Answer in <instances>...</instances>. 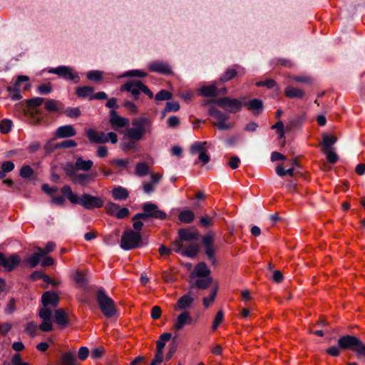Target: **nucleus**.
Wrapping results in <instances>:
<instances>
[{
    "mask_svg": "<svg viewBox=\"0 0 365 365\" xmlns=\"http://www.w3.org/2000/svg\"><path fill=\"white\" fill-rule=\"evenodd\" d=\"M61 192L72 204L81 205L86 210L100 208L103 205V201L101 197L92 196L87 193L79 197L73 192L71 187L68 185H64L61 189Z\"/></svg>",
    "mask_w": 365,
    "mask_h": 365,
    "instance_id": "obj_1",
    "label": "nucleus"
},
{
    "mask_svg": "<svg viewBox=\"0 0 365 365\" xmlns=\"http://www.w3.org/2000/svg\"><path fill=\"white\" fill-rule=\"evenodd\" d=\"M132 127L125 130V138L140 141L146 134L152 131V120L146 117L135 118L132 120Z\"/></svg>",
    "mask_w": 365,
    "mask_h": 365,
    "instance_id": "obj_2",
    "label": "nucleus"
},
{
    "mask_svg": "<svg viewBox=\"0 0 365 365\" xmlns=\"http://www.w3.org/2000/svg\"><path fill=\"white\" fill-rule=\"evenodd\" d=\"M338 346L341 349L354 351L359 357L365 356V344L355 336L344 335L339 338Z\"/></svg>",
    "mask_w": 365,
    "mask_h": 365,
    "instance_id": "obj_3",
    "label": "nucleus"
},
{
    "mask_svg": "<svg viewBox=\"0 0 365 365\" xmlns=\"http://www.w3.org/2000/svg\"><path fill=\"white\" fill-rule=\"evenodd\" d=\"M96 300L102 313L108 318L113 317L116 313L113 300L109 297L104 290L99 289L96 294Z\"/></svg>",
    "mask_w": 365,
    "mask_h": 365,
    "instance_id": "obj_4",
    "label": "nucleus"
},
{
    "mask_svg": "<svg viewBox=\"0 0 365 365\" xmlns=\"http://www.w3.org/2000/svg\"><path fill=\"white\" fill-rule=\"evenodd\" d=\"M141 242L139 232L128 230L125 231L120 240V247L124 250H130L138 247Z\"/></svg>",
    "mask_w": 365,
    "mask_h": 365,
    "instance_id": "obj_5",
    "label": "nucleus"
},
{
    "mask_svg": "<svg viewBox=\"0 0 365 365\" xmlns=\"http://www.w3.org/2000/svg\"><path fill=\"white\" fill-rule=\"evenodd\" d=\"M29 78L26 76H19L12 88H8L11 93V98L13 101H17L21 98L20 92L30 88Z\"/></svg>",
    "mask_w": 365,
    "mask_h": 365,
    "instance_id": "obj_6",
    "label": "nucleus"
},
{
    "mask_svg": "<svg viewBox=\"0 0 365 365\" xmlns=\"http://www.w3.org/2000/svg\"><path fill=\"white\" fill-rule=\"evenodd\" d=\"M208 113L217 120V122L214 123L213 125L220 130H230L235 126L234 123L226 122L230 118L227 113H222L214 108H211Z\"/></svg>",
    "mask_w": 365,
    "mask_h": 365,
    "instance_id": "obj_7",
    "label": "nucleus"
},
{
    "mask_svg": "<svg viewBox=\"0 0 365 365\" xmlns=\"http://www.w3.org/2000/svg\"><path fill=\"white\" fill-rule=\"evenodd\" d=\"M179 239L173 242V250L176 252H180L184 247L183 242H191L197 240V234L191 232L188 229H181L178 231Z\"/></svg>",
    "mask_w": 365,
    "mask_h": 365,
    "instance_id": "obj_8",
    "label": "nucleus"
},
{
    "mask_svg": "<svg viewBox=\"0 0 365 365\" xmlns=\"http://www.w3.org/2000/svg\"><path fill=\"white\" fill-rule=\"evenodd\" d=\"M93 165L91 160H83L81 157L76 159L75 163H68L65 165L64 170L66 175H73V170L89 171Z\"/></svg>",
    "mask_w": 365,
    "mask_h": 365,
    "instance_id": "obj_9",
    "label": "nucleus"
},
{
    "mask_svg": "<svg viewBox=\"0 0 365 365\" xmlns=\"http://www.w3.org/2000/svg\"><path fill=\"white\" fill-rule=\"evenodd\" d=\"M51 73L56 74L66 80L73 81L74 83H78L80 78L78 73L71 67L61 66L48 71Z\"/></svg>",
    "mask_w": 365,
    "mask_h": 365,
    "instance_id": "obj_10",
    "label": "nucleus"
},
{
    "mask_svg": "<svg viewBox=\"0 0 365 365\" xmlns=\"http://www.w3.org/2000/svg\"><path fill=\"white\" fill-rule=\"evenodd\" d=\"M216 103L230 113H237L240 111L242 108V103L237 99L221 98L216 101Z\"/></svg>",
    "mask_w": 365,
    "mask_h": 365,
    "instance_id": "obj_11",
    "label": "nucleus"
},
{
    "mask_svg": "<svg viewBox=\"0 0 365 365\" xmlns=\"http://www.w3.org/2000/svg\"><path fill=\"white\" fill-rule=\"evenodd\" d=\"M143 83L140 81H130L120 87L121 91L131 93L132 96L137 99L140 92L143 91Z\"/></svg>",
    "mask_w": 365,
    "mask_h": 365,
    "instance_id": "obj_12",
    "label": "nucleus"
},
{
    "mask_svg": "<svg viewBox=\"0 0 365 365\" xmlns=\"http://www.w3.org/2000/svg\"><path fill=\"white\" fill-rule=\"evenodd\" d=\"M21 258L16 255H11L6 257L0 253V264L7 271L13 270L20 262Z\"/></svg>",
    "mask_w": 365,
    "mask_h": 365,
    "instance_id": "obj_13",
    "label": "nucleus"
},
{
    "mask_svg": "<svg viewBox=\"0 0 365 365\" xmlns=\"http://www.w3.org/2000/svg\"><path fill=\"white\" fill-rule=\"evenodd\" d=\"M143 210L148 213L149 217L165 220L167 217V214L158 209L155 204L148 202L143 205Z\"/></svg>",
    "mask_w": 365,
    "mask_h": 365,
    "instance_id": "obj_14",
    "label": "nucleus"
},
{
    "mask_svg": "<svg viewBox=\"0 0 365 365\" xmlns=\"http://www.w3.org/2000/svg\"><path fill=\"white\" fill-rule=\"evenodd\" d=\"M215 238V234L210 232L205 235L202 238V243L205 247V254L207 257L215 263V248L213 247V241Z\"/></svg>",
    "mask_w": 365,
    "mask_h": 365,
    "instance_id": "obj_15",
    "label": "nucleus"
},
{
    "mask_svg": "<svg viewBox=\"0 0 365 365\" xmlns=\"http://www.w3.org/2000/svg\"><path fill=\"white\" fill-rule=\"evenodd\" d=\"M76 171L73 170V175H67L75 184L86 185L89 182L93 181L96 177V174L77 173Z\"/></svg>",
    "mask_w": 365,
    "mask_h": 365,
    "instance_id": "obj_16",
    "label": "nucleus"
},
{
    "mask_svg": "<svg viewBox=\"0 0 365 365\" xmlns=\"http://www.w3.org/2000/svg\"><path fill=\"white\" fill-rule=\"evenodd\" d=\"M110 123L114 129L124 128L129 124L128 118L119 115L114 110L110 111Z\"/></svg>",
    "mask_w": 365,
    "mask_h": 365,
    "instance_id": "obj_17",
    "label": "nucleus"
},
{
    "mask_svg": "<svg viewBox=\"0 0 365 365\" xmlns=\"http://www.w3.org/2000/svg\"><path fill=\"white\" fill-rule=\"evenodd\" d=\"M86 135L88 139L92 143H106L108 142L106 133L92 128L86 130Z\"/></svg>",
    "mask_w": 365,
    "mask_h": 365,
    "instance_id": "obj_18",
    "label": "nucleus"
},
{
    "mask_svg": "<svg viewBox=\"0 0 365 365\" xmlns=\"http://www.w3.org/2000/svg\"><path fill=\"white\" fill-rule=\"evenodd\" d=\"M76 130L72 125H66L58 127L55 133V135L58 138H66L75 136Z\"/></svg>",
    "mask_w": 365,
    "mask_h": 365,
    "instance_id": "obj_19",
    "label": "nucleus"
},
{
    "mask_svg": "<svg viewBox=\"0 0 365 365\" xmlns=\"http://www.w3.org/2000/svg\"><path fill=\"white\" fill-rule=\"evenodd\" d=\"M148 69L152 72H157L162 74H170L171 73V68L170 66L165 62L162 61H153L148 66Z\"/></svg>",
    "mask_w": 365,
    "mask_h": 365,
    "instance_id": "obj_20",
    "label": "nucleus"
},
{
    "mask_svg": "<svg viewBox=\"0 0 365 365\" xmlns=\"http://www.w3.org/2000/svg\"><path fill=\"white\" fill-rule=\"evenodd\" d=\"M42 304L44 307H56L59 301L58 296L52 292H46L41 297Z\"/></svg>",
    "mask_w": 365,
    "mask_h": 365,
    "instance_id": "obj_21",
    "label": "nucleus"
},
{
    "mask_svg": "<svg viewBox=\"0 0 365 365\" xmlns=\"http://www.w3.org/2000/svg\"><path fill=\"white\" fill-rule=\"evenodd\" d=\"M190 321L191 319L190 313L187 311H184L178 316L173 324V328L178 331L181 330L183 329L185 324H190Z\"/></svg>",
    "mask_w": 365,
    "mask_h": 365,
    "instance_id": "obj_22",
    "label": "nucleus"
},
{
    "mask_svg": "<svg viewBox=\"0 0 365 365\" xmlns=\"http://www.w3.org/2000/svg\"><path fill=\"white\" fill-rule=\"evenodd\" d=\"M194 298L190 292L182 296L177 302V307L179 310H184L191 307Z\"/></svg>",
    "mask_w": 365,
    "mask_h": 365,
    "instance_id": "obj_23",
    "label": "nucleus"
},
{
    "mask_svg": "<svg viewBox=\"0 0 365 365\" xmlns=\"http://www.w3.org/2000/svg\"><path fill=\"white\" fill-rule=\"evenodd\" d=\"M337 141L336 137L334 135H329L327 134H323L322 135V151L327 152V150H330L332 148V146L335 144V143Z\"/></svg>",
    "mask_w": 365,
    "mask_h": 365,
    "instance_id": "obj_24",
    "label": "nucleus"
},
{
    "mask_svg": "<svg viewBox=\"0 0 365 365\" xmlns=\"http://www.w3.org/2000/svg\"><path fill=\"white\" fill-rule=\"evenodd\" d=\"M284 94L290 98H302L304 96V92L293 86H287L284 90Z\"/></svg>",
    "mask_w": 365,
    "mask_h": 365,
    "instance_id": "obj_25",
    "label": "nucleus"
},
{
    "mask_svg": "<svg viewBox=\"0 0 365 365\" xmlns=\"http://www.w3.org/2000/svg\"><path fill=\"white\" fill-rule=\"evenodd\" d=\"M200 94L202 96H216L218 94V90L215 84L204 86L200 89Z\"/></svg>",
    "mask_w": 365,
    "mask_h": 365,
    "instance_id": "obj_26",
    "label": "nucleus"
},
{
    "mask_svg": "<svg viewBox=\"0 0 365 365\" xmlns=\"http://www.w3.org/2000/svg\"><path fill=\"white\" fill-rule=\"evenodd\" d=\"M199 251V245L197 243H190L185 250L183 247L180 252L182 255L194 257Z\"/></svg>",
    "mask_w": 365,
    "mask_h": 365,
    "instance_id": "obj_27",
    "label": "nucleus"
},
{
    "mask_svg": "<svg viewBox=\"0 0 365 365\" xmlns=\"http://www.w3.org/2000/svg\"><path fill=\"white\" fill-rule=\"evenodd\" d=\"M194 273L198 277H209L210 270L205 263L200 262L195 267Z\"/></svg>",
    "mask_w": 365,
    "mask_h": 365,
    "instance_id": "obj_28",
    "label": "nucleus"
},
{
    "mask_svg": "<svg viewBox=\"0 0 365 365\" xmlns=\"http://www.w3.org/2000/svg\"><path fill=\"white\" fill-rule=\"evenodd\" d=\"M112 195L116 200H124L128 197V192L126 189L119 186L112 191Z\"/></svg>",
    "mask_w": 365,
    "mask_h": 365,
    "instance_id": "obj_29",
    "label": "nucleus"
},
{
    "mask_svg": "<svg viewBox=\"0 0 365 365\" xmlns=\"http://www.w3.org/2000/svg\"><path fill=\"white\" fill-rule=\"evenodd\" d=\"M56 322L60 326H65L68 323V317L63 309H57L55 312Z\"/></svg>",
    "mask_w": 365,
    "mask_h": 365,
    "instance_id": "obj_30",
    "label": "nucleus"
},
{
    "mask_svg": "<svg viewBox=\"0 0 365 365\" xmlns=\"http://www.w3.org/2000/svg\"><path fill=\"white\" fill-rule=\"evenodd\" d=\"M44 255L40 251H38V252L34 253L31 257H27L25 259V262L29 265L31 268H34L38 264L41 258Z\"/></svg>",
    "mask_w": 365,
    "mask_h": 365,
    "instance_id": "obj_31",
    "label": "nucleus"
},
{
    "mask_svg": "<svg viewBox=\"0 0 365 365\" xmlns=\"http://www.w3.org/2000/svg\"><path fill=\"white\" fill-rule=\"evenodd\" d=\"M94 88L91 86H82L76 88V94L81 98H89L93 96Z\"/></svg>",
    "mask_w": 365,
    "mask_h": 365,
    "instance_id": "obj_32",
    "label": "nucleus"
},
{
    "mask_svg": "<svg viewBox=\"0 0 365 365\" xmlns=\"http://www.w3.org/2000/svg\"><path fill=\"white\" fill-rule=\"evenodd\" d=\"M254 113H258L262 108V102L259 99H253L245 104Z\"/></svg>",
    "mask_w": 365,
    "mask_h": 365,
    "instance_id": "obj_33",
    "label": "nucleus"
},
{
    "mask_svg": "<svg viewBox=\"0 0 365 365\" xmlns=\"http://www.w3.org/2000/svg\"><path fill=\"white\" fill-rule=\"evenodd\" d=\"M212 279L210 277H200L195 282V285L197 288L205 289L211 285Z\"/></svg>",
    "mask_w": 365,
    "mask_h": 365,
    "instance_id": "obj_34",
    "label": "nucleus"
},
{
    "mask_svg": "<svg viewBox=\"0 0 365 365\" xmlns=\"http://www.w3.org/2000/svg\"><path fill=\"white\" fill-rule=\"evenodd\" d=\"M207 142H195L190 147V153L192 155L200 153L207 150Z\"/></svg>",
    "mask_w": 365,
    "mask_h": 365,
    "instance_id": "obj_35",
    "label": "nucleus"
},
{
    "mask_svg": "<svg viewBox=\"0 0 365 365\" xmlns=\"http://www.w3.org/2000/svg\"><path fill=\"white\" fill-rule=\"evenodd\" d=\"M179 220L184 223H190L194 220V213L190 210H183L178 216Z\"/></svg>",
    "mask_w": 365,
    "mask_h": 365,
    "instance_id": "obj_36",
    "label": "nucleus"
},
{
    "mask_svg": "<svg viewBox=\"0 0 365 365\" xmlns=\"http://www.w3.org/2000/svg\"><path fill=\"white\" fill-rule=\"evenodd\" d=\"M171 338V334L164 333L160 336L159 340L157 341V350L158 351L163 352V349L165 346L166 341H169Z\"/></svg>",
    "mask_w": 365,
    "mask_h": 365,
    "instance_id": "obj_37",
    "label": "nucleus"
},
{
    "mask_svg": "<svg viewBox=\"0 0 365 365\" xmlns=\"http://www.w3.org/2000/svg\"><path fill=\"white\" fill-rule=\"evenodd\" d=\"M217 287H215L212 289L209 297H204L202 299V302H203V305L205 307L207 308L213 303V302L215 301L216 294H217Z\"/></svg>",
    "mask_w": 365,
    "mask_h": 365,
    "instance_id": "obj_38",
    "label": "nucleus"
},
{
    "mask_svg": "<svg viewBox=\"0 0 365 365\" xmlns=\"http://www.w3.org/2000/svg\"><path fill=\"white\" fill-rule=\"evenodd\" d=\"M62 365H76V361L73 354L68 352L63 355L61 359Z\"/></svg>",
    "mask_w": 365,
    "mask_h": 365,
    "instance_id": "obj_39",
    "label": "nucleus"
},
{
    "mask_svg": "<svg viewBox=\"0 0 365 365\" xmlns=\"http://www.w3.org/2000/svg\"><path fill=\"white\" fill-rule=\"evenodd\" d=\"M38 315L42 320H51L52 311L49 307H44L39 311Z\"/></svg>",
    "mask_w": 365,
    "mask_h": 365,
    "instance_id": "obj_40",
    "label": "nucleus"
},
{
    "mask_svg": "<svg viewBox=\"0 0 365 365\" xmlns=\"http://www.w3.org/2000/svg\"><path fill=\"white\" fill-rule=\"evenodd\" d=\"M148 173V167L145 163H139L135 166V173L139 176H145Z\"/></svg>",
    "mask_w": 365,
    "mask_h": 365,
    "instance_id": "obj_41",
    "label": "nucleus"
},
{
    "mask_svg": "<svg viewBox=\"0 0 365 365\" xmlns=\"http://www.w3.org/2000/svg\"><path fill=\"white\" fill-rule=\"evenodd\" d=\"M12 126V121L9 119H4L0 123V132L1 133H8Z\"/></svg>",
    "mask_w": 365,
    "mask_h": 365,
    "instance_id": "obj_42",
    "label": "nucleus"
},
{
    "mask_svg": "<svg viewBox=\"0 0 365 365\" xmlns=\"http://www.w3.org/2000/svg\"><path fill=\"white\" fill-rule=\"evenodd\" d=\"M73 279L76 284L81 287H84L86 284L87 279L84 274L77 271L73 275Z\"/></svg>",
    "mask_w": 365,
    "mask_h": 365,
    "instance_id": "obj_43",
    "label": "nucleus"
},
{
    "mask_svg": "<svg viewBox=\"0 0 365 365\" xmlns=\"http://www.w3.org/2000/svg\"><path fill=\"white\" fill-rule=\"evenodd\" d=\"M135 142H137V140H133L130 139L128 141H123L120 143V148L125 152H128L130 150L136 149Z\"/></svg>",
    "mask_w": 365,
    "mask_h": 365,
    "instance_id": "obj_44",
    "label": "nucleus"
},
{
    "mask_svg": "<svg viewBox=\"0 0 365 365\" xmlns=\"http://www.w3.org/2000/svg\"><path fill=\"white\" fill-rule=\"evenodd\" d=\"M86 77L90 81H100L102 79V72L100 71H91L86 73Z\"/></svg>",
    "mask_w": 365,
    "mask_h": 365,
    "instance_id": "obj_45",
    "label": "nucleus"
},
{
    "mask_svg": "<svg viewBox=\"0 0 365 365\" xmlns=\"http://www.w3.org/2000/svg\"><path fill=\"white\" fill-rule=\"evenodd\" d=\"M77 145V143L73 140H66L57 143L55 145V148H74Z\"/></svg>",
    "mask_w": 365,
    "mask_h": 365,
    "instance_id": "obj_46",
    "label": "nucleus"
},
{
    "mask_svg": "<svg viewBox=\"0 0 365 365\" xmlns=\"http://www.w3.org/2000/svg\"><path fill=\"white\" fill-rule=\"evenodd\" d=\"M106 210L107 213H108L110 215H116V213L118 212V210L119 209V205L114 203V202H108L106 205Z\"/></svg>",
    "mask_w": 365,
    "mask_h": 365,
    "instance_id": "obj_47",
    "label": "nucleus"
},
{
    "mask_svg": "<svg viewBox=\"0 0 365 365\" xmlns=\"http://www.w3.org/2000/svg\"><path fill=\"white\" fill-rule=\"evenodd\" d=\"M43 102V98L40 97H36L31 99H29L26 101L27 106L29 108H34L40 105H41Z\"/></svg>",
    "mask_w": 365,
    "mask_h": 365,
    "instance_id": "obj_48",
    "label": "nucleus"
},
{
    "mask_svg": "<svg viewBox=\"0 0 365 365\" xmlns=\"http://www.w3.org/2000/svg\"><path fill=\"white\" fill-rule=\"evenodd\" d=\"M224 317V314L222 311L217 312L215 319L212 323V329L213 331L216 330L218 326L222 322Z\"/></svg>",
    "mask_w": 365,
    "mask_h": 365,
    "instance_id": "obj_49",
    "label": "nucleus"
},
{
    "mask_svg": "<svg viewBox=\"0 0 365 365\" xmlns=\"http://www.w3.org/2000/svg\"><path fill=\"white\" fill-rule=\"evenodd\" d=\"M237 75L236 70L232 68L228 69L225 74L221 77L220 81L222 82H227L232 79Z\"/></svg>",
    "mask_w": 365,
    "mask_h": 365,
    "instance_id": "obj_50",
    "label": "nucleus"
},
{
    "mask_svg": "<svg viewBox=\"0 0 365 365\" xmlns=\"http://www.w3.org/2000/svg\"><path fill=\"white\" fill-rule=\"evenodd\" d=\"M172 98V94L166 90H162L155 95L157 101L170 100Z\"/></svg>",
    "mask_w": 365,
    "mask_h": 365,
    "instance_id": "obj_51",
    "label": "nucleus"
},
{
    "mask_svg": "<svg viewBox=\"0 0 365 365\" xmlns=\"http://www.w3.org/2000/svg\"><path fill=\"white\" fill-rule=\"evenodd\" d=\"M34 173L33 169L29 165H24L20 170V175L24 178H29Z\"/></svg>",
    "mask_w": 365,
    "mask_h": 365,
    "instance_id": "obj_52",
    "label": "nucleus"
},
{
    "mask_svg": "<svg viewBox=\"0 0 365 365\" xmlns=\"http://www.w3.org/2000/svg\"><path fill=\"white\" fill-rule=\"evenodd\" d=\"M105 352V349L102 346L96 347L91 350V357L94 359L101 358Z\"/></svg>",
    "mask_w": 365,
    "mask_h": 365,
    "instance_id": "obj_53",
    "label": "nucleus"
},
{
    "mask_svg": "<svg viewBox=\"0 0 365 365\" xmlns=\"http://www.w3.org/2000/svg\"><path fill=\"white\" fill-rule=\"evenodd\" d=\"M39 329L43 331H50L53 329L52 320H43L40 324Z\"/></svg>",
    "mask_w": 365,
    "mask_h": 365,
    "instance_id": "obj_54",
    "label": "nucleus"
},
{
    "mask_svg": "<svg viewBox=\"0 0 365 365\" xmlns=\"http://www.w3.org/2000/svg\"><path fill=\"white\" fill-rule=\"evenodd\" d=\"M180 109V105L177 102H168L165 108V112H175Z\"/></svg>",
    "mask_w": 365,
    "mask_h": 365,
    "instance_id": "obj_55",
    "label": "nucleus"
},
{
    "mask_svg": "<svg viewBox=\"0 0 365 365\" xmlns=\"http://www.w3.org/2000/svg\"><path fill=\"white\" fill-rule=\"evenodd\" d=\"M147 76V73L142 71H140V70H133V71H127L125 74L123 75V76H128V77H132V76H136V77H145Z\"/></svg>",
    "mask_w": 365,
    "mask_h": 365,
    "instance_id": "obj_56",
    "label": "nucleus"
},
{
    "mask_svg": "<svg viewBox=\"0 0 365 365\" xmlns=\"http://www.w3.org/2000/svg\"><path fill=\"white\" fill-rule=\"evenodd\" d=\"M45 108L48 111H56L58 109L57 102L53 99L48 100L46 102Z\"/></svg>",
    "mask_w": 365,
    "mask_h": 365,
    "instance_id": "obj_57",
    "label": "nucleus"
},
{
    "mask_svg": "<svg viewBox=\"0 0 365 365\" xmlns=\"http://www.w3.org/2000/svg\"><path fill=\"white\" fill-rule=\"evenodd\" d=\"M37 330V326L33 322L26 324L25 331L31 336H34Z\"/></svg>",
    "mask_w": 365,
    "mask_h": 365,
    "instance_id": "obj_58",
    "label": "nucleus"
},
{
    "mask_svg": "<svg viewBox=\"0 0 365 365\" xmlns=\"http://www.w3.org/2000/svg\"><path fill=\"white\" fill-rule=\"evenodd\" d=\"M327 155V159L330 163H335L338 160V155L335 152L331 150L324 152Z\"/></svg>",
    "mask_w": 365,
    "mask_h": 365,
    "instance_id": "obj_59",
    "label": "nucleus"
},
{
    "mask_svg": "<svg viewBox=\"0 0 365 365\" xmlns=\"http://www.w3.org/2000/svg\"><path fill=\"white\" fill-rule=\"evenodd\" d=\"M198 154V162L202 163V165L207 164L210 161V158L209 154L207 153V150L201 152L200 153Z\"/></svg>",
    "mask_w": 365,
    "mask_h": 365,
    "instance_id": "obj_60",
    "label": "nucleus"
},
{
    "mask_svg": "<svg viewBox=\"0 0 365 365\" xmlns=\"http://www.w3.org/2000/svg\"><path fill=\"white\" fill-rule=\"evenodd\" d=\"M55 247V243L53 242H49L46 244V247L44 249L38 247L37 250L40 251L43 255H46L47 253L52 252Z\"/></svg>",
    "mask_w": 365,
    "mask_h": 365,
    "instance_id": "obj_61",
    "label": "nucleus"
},
{
    "mask_svg": "<svg viewBox=\"0 0 365 365\" xmlns=\"http://www.w3.org/2000/svg\"><path fill=\"white\" fill-rule=\"evenodd\" d=\"M123 106L131 113H136L138 112V108L133 102L126 101L123 103Z\"/></svg>",
    "mask_w": 365,
    "mask_h": 365,
    "instance_id": "obj_62",
    "label": "nucleus"
},
{
    "mask_svg": "<svg viewBox=\"0 0 365 365\" xmlns=\"http://www.w3.org/2000/svg\"><path fill=\"white\" fill-rule=\"evenodd\" d=\"M65 113H66V115L70 118H76L81 115V111H80L79 108H73L67 109L65 111Z\"/></svg>",
    "mask_w": 365,
    "mask_h": 365,
    "instance_id": "obj_63",
    "label": "nucleus"
},
{
    "mask_svg": "<svg viewBox=\"0 0 365 365\" xmlns=\"http://www.w3.org/2000/svg\"><path fill=\"white\" fill-rule=\"evenodd\" d=\"M163 361V352L156 351L155 359L150 363V365H158Z\"/></svg>",
    "mask_w": 365,
    "mask_h": 365,
    "instance_id": "obj_64",
    "label": "nucleus"
}]
</instances>
